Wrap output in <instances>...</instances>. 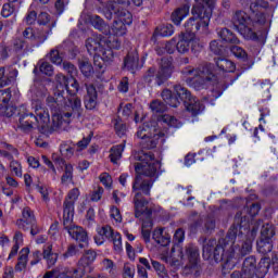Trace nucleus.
<instances>
[{"instance_id":"f257e3e1","label":"nucleus","mask_w":278,"mask_h":278,"mask_svg":"<svg viewBox=\"0 0 278 278\" xmlns=\"http://www.w3.org/2000/svg\"><path fill=\"white\" fill-rule=\"evenodd\" d=\"M260 214V204H252L250 207L245 206L237 212L235 216L233 226L229 229L226 237V242H230V251L235 255L236 251L240 255H249L253 251V240L249 236H255L257 228L252 227L253 217Z\"/></svg>"},{"instance_id":"f03ea898","label":"nucleus","mask_w":278,"mask_h":278,"mask_svg":"<svg viewBox=\"0 0 278 278\" xmlns=\"http://www.w3.org/2000/svg\"><path fill=\"white\" fill-rule=\"evenodd\" d=\"M34 113L24 114L20 117L18 129L24 131L25 134H29V131H34V129H38L40 134L45 136H50L58 129L62 128V125L71 124V113H64L62 115H52V121L49 115V110L45 108V104L40 101H35L33 103ZM38 116V117H36ZM39 118V119H38Z\"/></svg>"},{"instance_id":"7ed1b4c3","label":"nucleus","mask_w":278,"mask_h":278,"mask_svg":"<svg viewBox=\"0 0 278 278\" xmlns=\"http://www.w3.org/2000/svg\"><path fill=\"white\" fill-rule=\"evenodd\" d=\"M266 8H268V2L254 0L250 5L251 15L243 11H237L235 13L232 23L245 40H257V34L253 31L251 25H264L266 23V18H268Z\"/></svg>"},{"instance_id":"20e7f679","label":"nucleus","mask_w":278,"mask_h":278,"mask_svg":"<svg viewBox=\"0 0 278 278\" xmlns=\"http://www.w3.org/2000/svg\"><path fill=\"white\" fill-rule=\"evenodd\" d=\"M216 5V0H194L191 9L190 17L185 23V34H208L210 21L212 18V12Z\"/></svg>"},{"instance_id":"39448f33","label":"nucleus","mask_w":278,"mask_h":278,"mask_svg":"<svg viewBox=\"0 0 278 278\" xmlns=\"http://www.w3.org/2000/svg\"><path fill=\"white\" fill-rule=\"evenodd\" d=\"M102 3L105 18L111 21L113 14L116 16L112 26L113 36L115 38L125 36L127 34V25L132 23L131 13L125 10L130 4L129 0H102Z\"/></svg>"},{"instance_id":"423d86ee","label":"nucleus","mask_w":278,"mask_h":278,"mask_svg":"<svg viewBox=\"0 0 278 278\" xmlns=\"http://www.w3.org/2000/svg\"><path fill=\"white\" fill-rule=\"evenodd\" d=\"M161 260L162 262H165V264H169V266H179L182 262L188 260L192 268L199 264V248L189 243L185 247V253L184 249L179 247L172 248L170 254L168 256L163 255Z\"/></svg>"},{"instance_id":"0eeeda50","label":"nucleus","mask_w":278,"mask_h":278,"mask_svg":"<svg viewBox=\"0 0 278 278\" xmlns=\"http://www.w3.org/2000/svg\"><path fill=\"white\" fill-rule=\"evenodd\" d=\"M86 48L90 55H97L106 49H121V41L114 35H93L87 39Z\"/></svg>"},{"instance_id":"6e6552de","label":"nucleus","mask_w":278,"mask_h":278,"mask_svg":"<svg viewBox=\"0 0 278 278\" xmlns=\"http://www.w3.org/2000/svg\"><path fill=\"white\" fill-rule=\"evenodd\" d=\"M135 160L140 161L135 165L137 175H141V177H148L150 179L157 177L160 162L155 160V155H153L151 152L141 151L135 155Z\"/></svg>"},{"instance_id":"1a4fd4ad","label":"nucleus","mask_w":278,"mask_h":278,"mask_svg":"<svg viewBox=\"0 0 278 278\" xmlns=\"http://www.w3.org/2000/svg\"><path fill=\"white\" fill-rule=\"evenodd\" d=\"M202 255L204 260H212L213 257L215 262L225 258L229 261L233 257V252H231V245L229 241H227L225 247H223L218 245L215 239H212L204 244Z\"/></svg>"},{"instance_id":"9d476101","label":"nucleus","mask_w":278,"mask_h":278,"mask_svg":"<svg viewBox=\"0 0 278 278\" xmlns=\"http://www.w3.org/2000/svg\"><path fill=\"white\" fill-rule=\"evenodd\" d=\"M182 75L194 79L195 88H203L207 81H216V75L210 71V65L198 68L186 67L182 70Z\"/></svg>"},{"instance_id":"9b49d317","label":"nucleus","mask_w":278,"mask_h":278,"mask_svg":"<svg viewBox=\"0 0 278 278\" xmlns=\"http://www.w3.org/2000/svg\"><path fill=\"white\" fill-rule=\"evenodd\" d=\"M137 137L141 138L143 149H155L160 140V131H157L155 124H144L137 131Z\"/></svg>"},{"instance_id":"f8f14e48","label":"nucleus","mask_w":278,"mask_h":278,"mask_svg":"<svg viewBox=\"0 0 278 278\" xmlns=\"http://www.w3.org/2000/svg\"><path fill=\"white\" fill-rule=\"evenodd\" d=\"M75 215H63L64 229L67 230L68 236L76 240V242H81L79 244L80 249L88 245V232L85 231L80 226L73 223V217Z\"/></svg>"},{"instance_id":"ddd939ff","label":"nucleus","mask_w":278,"mask_h":278,"mask_svg":"<svg viewBox=\"0 0 278 278\" xmlns=\"http://www.w3.org/2000/svg\"><path fill=\"white\" fill-rule=\"evenodd\" d=\"M150 109L152 110L157 123H163L164 125H168V127H181L179 119L175 118V116L164 114V112H166V104H164V102L154 100L150 103Z\"/></svg>"},{"instance_id":"4468645a","label":"nucleus","mask_w":278,"mask_h":278,"mask_svg":"<svg viewBox=\"0 0 278 278\" xmlns=\"http://www.w3.org/2000/svg\"><path fill=\"white\" fill-rule=\"evenodd\" d=\"M134 205H135V216L136 218H140L142 220V217L150 218L151 214H153V211L151 207H149V201L142 197L141 192H136L134 197Z\"/></svg>"},{"instance_id":"2eb2a0df","label":"nucleus","mask_w":278,"mask_h":278,"mask_svg":"<svg viewBox=\"0 0 278 278\" xmlns=\"http://www.w3.org/2000/svg\"><path fill=\"white\" fill-rule=\"evenodd\" d=\"M255 275H257V260L255 256H248L243 261L241 273L233 271L231 277L253 278Z\"/></svg>"},{"instance_id":"dca6fc26","label":"nucleus","mask_w":278,"mask_h":278,"mask_svg":"<svg viewBox=\"0 0 278 278\" xmlns=\"http://www.w3.org/2000/svg\"><path fill=\"white\" fill-rule=\"evenodd\" d=\"M64 105L65 108H68L72 110V112H65V113H60L59 115L62 114H72L70 117V123L73 121V115L76 114L77 116H81V113L84 112V109L81 108V99L77 97V94H64Z\"/></svg>"},{"instance_id":"f3484780","label":"nucleus","mask_w":278,"mask_h":278,"mask_svg":"<svg viewBox=\"0 0 278 278\" xmlns=\"http://www.w3.org/2000/svg\"><path fill=\"white\" fill-rule=\"evenodd\" d=\"M155 182V178H149L142 175H137L135 178V182L132 185V191L142 192L146 197L151 194V189L153 188V184Z\"/></svg>"},{"instance_id":"a211bd4d","label":"nucleus","mask_w":278,"mask_h":278,"mask_svg":"<svg viewBox=\"0 0 278 278\" xmlns=\"http://www.w3.org/2000/svg\"><path fill=\"white\" fill-rule=\"evenodd\" d=\"M84 268H65L63 271L53 269L47 271L43 278H81L84 277Z\"/></svg>"},{"instance_id":"6ab92c4d","label":"nucleus","mask_w":278,"mask_h":278,"mask_svg":"<svg viewBox=\"0 0 278 278\" xmlns=\"http://www.w3.org/2000/svg\"><path fill=\"white\" fill-rule=\"evenodd\" d=\"M173 75V59H162L160 71L156 74V84L157 86H162L164 81H167V79H170V76Z\"/></svg>"},{"instance_id":"aec40b11","label":"nucleus","mask_w":278,"mask_h":278,"mask_svg":"<svg viewBox=\"0 0 278 278\" xmlns=\"http://www.w3.org/2000/svg\"><path fill=\"white\" fill-rule=\"evenodd\" d=\"M79 199V189H72L63 203V216H75V201Z\"/></svg>"},{"instance_id":"412c9836","label":"nucleus","mask_w":278,"mask_h":278,"mask_svg":"<svg viewBox=\"0 0 278 278\" xmlns=\"http://www.w3.org/2000/svg\"><path fill=\"white\" fill-rule=\"evenodd\" d=\"M87 93L84 98V103L86 110H94L99 103V93H97V88L94 85H86Z\"/></svg>"},{"instance_id":"4be33fe9","label":"nucleus","mask_w":278,"mask_h":278,"mask_svg":"<svg viewBox=\"0 0 278 278\" xmlns=\"http://www.w3.org/2000/svg\"><path fill=\"white\" fill-rule=\"evenodd\" d=\"M116 236V232H114V229L110 226H102L98 228V235L94 237V242L98 244V247H101L105 240L113 239Z\"/></svg>"},{"instance_id":"5701e85b","label":"nucleus","mask_w":278,"mask_h":278,"mask_svg":"<svg viewBox=\"0 0 278 278\" xmlns=\"http://www.w3.org/2000/svg\"><path fill=\"white\" fill-rule=\"evenodd\" d=\"M112 49L113 48H108L104 52L93 54V64L97 68H103L105 62H112V60H114V52Z\"/></svg>"},{"instance_id":"b1692460","label":"nucleus","mask_w":278,"mask_h":278,"mask_svg":"<svg viewBox=\"0 0 278 278\" xmlns=\"http://www.w3.org/2000/svg\"><path fill=\"white\" fill-rule=\"evenodd\" d=\"M10 99H12V91L10 88L0 90V110H5V115L9 117L14 114V108L8 105Z\"/></svg>"},{"instance_id":"393cba45","label":"nucleus","mask_w":278,"mask_h":278,"mask_svg":"<svg viewBox=\"0 0 278 278\" xmlns=\"http://www.w3.org/2000/svg\"><path fill=\"white\" fill-rule=\"evenodd\" d=\"M185 108L192 116H199V114L205 110V106L201 103V101L193 97L189 98L185 102Z\"/></svg>"},{"instance_id":"a878e982","label":"nucleus","mask_w":278,"mask_h":278,"mask_svg":"<svg viewBox=\"0 0 278 278\" xmlns=\"http://www.w3.org/2000/svg\"><path fill=\"white\" fill-rule=\"evenodd\" d=\"M0 156L9 161L14 160L18 157V150L7 141H0Z\"/></svg>"},{"instance_id":"bb28decb","label":"nucleus","mask_w":278,"mask_h":278,"mask_svg":"<svg viewBox=\"0 0 278 278\" xmlns=\"http://www.w3.org/2000/svg\"><path fill=\"white\" fill-rule=\"evenodd\" d=\"M190 40H192V37H190V34L188 33H181L178 36V42H176V50L178 53H188L190 51Z\"/></svg>"},{"instance_id":"cd10ccee","label":"nucleus","mask_w":278,"mask_h":278,"mask_svg":"<svg viewBox=\"0 0 278 278\" xmlns=\"http://www.w3.org/2000/svg\"><path fill=\"white\" fill-rule=\"evenodd\" d=\"M190 14V5L185 4L178 9H176L172 13V21L174 25H181V21L186 18Z\"/></svg>"},{"instance_id":"c85d7f7f","label":"nucleus","mask_w":278,"mask_h":278,"mask_svg":"<svg viewBox=\"0 0 278 278\" xmlns=\"http://www.w3.org/2000/svg\"><path fill=\"white\" fill-rule=\"evenodd\" d=\"M153 240L161 247H168L170 244V233L166 232L164 228H159L153 232Z\"/></svg>"},{"instance_id":"c756f323","label":"nucleus","mask_w":278,"mask_h":278,"mask_svg":"<svg viewBox=\"0 0 278 278\" xmlns=\"http://www.w3.org/2000/svg\"><path fill=\"white\" fill-rule=\"evenodd\" d=\"M22 0H9V3L2 7L1 16L8 18L14 14L17 8H21Z\"/></svg>"},{"instance_id":"7c9ffc66","label":"nucleus","mask_w":278,"mask_h":278,"mask_svg":"<svg viewBox=\"0 0 278 278\" xmlns=\"http://www.w3.org/2000/svg\"><path fill=\"white\" fill-rule=\"evenodd\" d=\"M97 260V252L92 250H88L85 252L84 256L80 258L78 262V267L77 268H83L84 273H86V266H90L92 262Z\"/></svg>"},{"instance_id":"2f4dec72","label":"nucleus","mask_w":278,"mask_h":278,"mask_svg":"<svg viewBox=\"0 0 278 278\" xmlns=\"http://www.w3.org/2000/svg\"><path fill=\"white\" fill-rule=\"evenodd\" d=\"M64 94H66L64 91H58L54 92V97L53 96H49L47 98V105H49V108H60V105H62L65 101L64 99Z\"/></svg>"},{"instance_id":"473e14b6","label":"nucleus","mask_w":278,"mask_h":278,"mask_svg":"<svg viewBox=\"0 0 278 278\" xmlns=\"http://www.w3.org/2000/svg\"><path fill=\"white\" fill-rule=\"evenodd\" d=\"M53 245H48L47 248L43 249V260H46L47 265L49 266V268H51V266H55V264L58 263V253H53Z\"/></svg>"},{"instance_id":"72a5a7b5","label":"nucleus","mask_w":278,"mask_h":278,"mask_svg":"<svg viewBox=\"0 0 278 278\" xmlns=\"http://www.w3.org/2000/svg\"><path fill=\"white\" fill-rule=\"evenodd\" d=\"M138 52H130L124 60V66L127 71H136V68H138Z\"/></svg>"},{"instance_id":"f704fd0d","label":"nucleus","mask_w":278,"mask_h":278,"mask_svg":"<svg viewBox=\"0 0 278 278\" xmlns=\"http://www.w3.org/2000/svg\"><path fill=\"white\" fill-rule=\"evenodd\" d=\"M100 265L102 266L103 270L109 273L110 277H118V270H116V264H114V261L110 258H104L101 261Z\"/></svg>"},{"instance_id":"c9c22d12","label":"nucleus","mask_w":278,"mask_h":278,"mask_svg":"<svg viewBox=\"0 0 278 278\" xmlns=\"http://www.w3.org/2000/svg\"><path fill=\"white\" fill-rule=\"evenodd\" d=\"M216 66L224 73H233L236 71V64L227 59H217Z\"/></svg>"},{"instance_id":"e433bc0d","label":"nucleus","mask_w":278,"mask_h":278,"mask_svg":"<svg viewBox=\"0 0 278 278\" xmlns=\"http://www.w3.org/2000/svg\"><path fill=\"white\" fill-rule=\"evenodd\" d=\"M218 36L224 42H229L230 45H238V42H240L238 37H236V35H233V33L227 28L220 29L218 31Z\"/></svg>"},{"instance_id":"4c0bfd02","label":"nucleus","mask_w":278,"mask_h":278,"mask_svg":"<svg viewBox=\"0 0 278 278\" xmlns=\"http://www.w3.org/2000/svg\"><path fill=\"white\" fill-rule=\"evenodd\" d=\"M163 101L170 108H178L179 106V99L173 97V91L170 89H164L161 93Z\"/></svg>"},{"instance_id":"58836bf2","label":"nucleus","mask_w":278,"mask_h":278,"mask_svg":"<svg viewBox=\"0 0 278 278\" xmlns=\"http://www.w3.org/2000/svg\"><path fill=\"white\" fill-rule=\"evenodd\" d=\"M257 251L266 255L273 251V240L261 238L257 242Z\"/></svg>"},{"instance_id":"ea45409f","label":"nucleus","mask_w":278,"mask_h":278,"mask_svg":"<svg viewBox=\"0 0 278 278\" xmlns=\"http://www.w3.org/2000/svg\"><path fill=\"white\" fill-rule=\"evenodd\" d=\"M29 255V248H24L20 252L18 262L15 266V270H25L27 267V257Z\"/></svg>"},{"instance_id":"a19ab883","label":"nucleus","mask_w":278,"mask_h":278,"mask_svg":"<svg viewBox=\"0 0 278 278\" xmlns=\"http://www.w3.org/2000/svg\"><path fill=\"white\" fill-rule=\"evenodd\" d=\"M24 38L27 40H40L41 42L47 40L46 36L40 35L38 30H34V28L28 27L23 31Z\"/></svg>"},{"instance_id":"79ce46f5","label":"nucleus","mask_w":278,"mask_h":278,"mask_svg":"<svg viewBox=\"0 0 278 278\" xmlns=\"http://www.w3.org/2000/svg\"><path fill=\"white\" fill-rule=\"evenodd\" d=\"M175 49H177V40L172 39L165 43V47L156 48V53L159 55H164V51H166V53H169L170 55L175 53Z\"/></svg>"},{"instance_id":"37998d69","label":"nucleus","mask_w":278,"mask_h":278,"mask_svg":"<svg viewBox=\"0 0 278 278\" xmlns=\"http://www.w3.org/2000/svg\"><path fill=\"white\" fill-rule=\"evenodd\" d=\"M261 238L273 240V238H275V226L268 223L264 224L261 229Z\"/></svg>"},{"instance_id":"c03bdc74","label":"nucleus","mask_w":278,"mask_h":278,"mask_svg":"<svg viewBox=\"0 0 278 278\" xmlns=\"http://www.w3.org/2000/svg\"><path fill=\"white\" fill-rule=\"evenodd\" d=\"M123 151H125V146L124 144H118L113 148H111V154L110 159L113 164H116L121 157H123Z\"/></svg>"},{"instance_id":"a18cd8bd","label":"nucleus","mask_w":278,"mask_h":278,"mask_svg":"<svg viewBox=\"0 0 278 278\" xmlns=\"http://www.w3.org/2000/svg\"><path fill=\"white\" fill-rule=\"evenodd\" d=\"M65 90V94H77V92H79V83H77V79H75V77H68Z\"/></svg>"},{"instance_id":"49530a36","label":"nucleus","mask_w":278,"mask_h":278,"mask_svg":"<svg viewBox=\"0 0 278 278\" xmlns=\"http://www.w3.org/2000/svg\"><path fill=\"white\" fill-rule=\"evenodd\" d=\"M270 268V258L263 257L260 263L256 265V275H267L268 269Z\"/></svg>"},{"instance_id":"de8ad7c7","label":"nucleus","mask_w":278,"mask_h":278,"mask_svg":"<svg viewBox=\"0 0 278 278\" xmlns=\"http://www.w3.org/2000/svg\"><path fill=\"white\" fill-rule=\"evenodd\" d=\"M174 90L176 94L179 97V99L184 101V103H186V101H189V99L192 98V93H190V91H188V89H186V87L181 85L174 86Z\"/></svg>"},{"instance_id":"09e8293b","label":"nucleus","mask_w":278,"mask_h":278,"mask_svg":"<svg viewBox=\"0 0 278 278\" xmlns=\"http://www.w3.org/2000/svg\"><path fill=\"white\" fill-rule=\"evenodd\" d=\"M230 52L238 60H242L243 62H247L249 60V54L247 53V50L240 46H232L230 48Z\"/></svg>"},{"instance_id":"8fccbe9b","label":"nucleus","mask_w":278,"mask_h":278,"mask_svg":"<svg viewBox=\"0 0 278 278\" xmlns=\"http://www.w3.org/2000/svg\"><path fill=\"white\" fill-rule=\"evenodd\" d=\"M91 24L96 29H99V31H109L110 29V26H108L105 21H103V18H101L99 15H93L91 17Z\"/></svg>"},{"instance_id":"3c124183","label":"nucleus","mask_w":278,"mask_h":278,"mask_svg":"<svg viewBox=\"0 0 278 278\" xmlns=\"http://www.w3.org/2000/svg\"><path fill=\"white\" fill-rule=\"evenodd\" d=\"M79 68L85 77H90V75L93 73L92 64H90L88 59L79 60Z\"/></svg>"},{"instance_id":"603ef678","label":"nucleus","mask_w":278,"mask_h":278,"mask_svg":"<svg viewBox=\"0 0 278 278\" xmlns=\"http://www.w3.org/2000/svg\"><path fill=\"white\" fill-rule=\"evenodd\" d=\"M173 34H175V27L172 24H166L161 27H157L155 31L156 36L163 37L173 36Z\"/></svg>"},{"instance_id":"864d4df0","label":"nucleus","mask_w":278,"mask_h":278,"mask_svg":"<svg viewBox=\"0 0 278 278\" xmlns=\"http://www.w3.org/2000/svg\"><path fill=\"white\" fill-rule=\"evenodd\" d=\"M189 38H191L190 45L192 53H200V51H203V42H201V40H199L194 34H189Z\"/></svg>"},{"instance_id":"5fc2aeb1","label":"nucleus","mask_w":278,"mask_h":278,"mask_svg":"<svg viewBox=\"0 0 278 278\" xmlns=\"http://www.w3.org/2000/svg\"><path fill=\"white\" fill-rule=\"evenodd\" d=\"M58 92H64L66 90V86H68V77L63 74H58L55 76Z\"/></svg>"},{"instance_id":"6e6d98bb","label":"nucleus","mask_w":278,"mask_h":278,"mask_svg":"<svg viewBox=\"0 0 278 278\" xmlns=\"http://www.w3.org/2000/svg\"><path fill=\"white\" fill-rule=\"evenodd\" d=\"M10 161V170L15 175V177H23V166L16 160H9Z\"/></svg>"},{"instance_id":"4d7b16f0","label":"nucleus","mask_w":278,"mask_h":278,"mask_svg":"<svg viewBox=\"0 0 278 278\" xmlns=\"http://www.w3.org/2000/svg\"><path fill=\"white\" fill-rule=\"evenodd\" d=\"M135 275H136V266H134L132 264H129V263L124 264L122 277L123 278H134Z\"/></svg>"},{"instance_id":"13d9d810","label":"nucleus","mask_w":278,"mask_h":278,"mask_svg":"<svg viewBox=\"0 0 278 278\" xmlns=\"http://www.w3.org/2000/svg\"><path fill=\"white\" fill-rule=\"evenodd\" d=\"M210 51H212V53L215 55H223L225 47H223L218 40H212L210 43Z\"/></svg>"},{"instance_id":"bf43d9fd","label":"nucleus","mask_w":278,"mask_h":278,"mask_svg":"<svg viewBox=\"0 0 278 278\" xmlns=\"http://www.w3.org/2000/svg\"><path fill=\"white\" fill-rule=\"evenodd\" d=\"M48 58L52 64L60 65L63 62L62 54H60V51L56 49L51 50Z\"/></svg>"},{"instance_id":"052dcab7","label":"nucleus","mask_w":278,"mask_h":278,"mask_svg":"<svg viewBox=\"0 0 278 278\" xmlns=\"http://www.w3.org/2000/svg\"><path fill=\"white\" fill-rule=\"evenodd\" d=\"M111 242H113L114 250L117 253H121V251H123V238L121 237V233L115 232V236H113Z\"/></svg>"},{"instance_id":"680f3d73","label":"nucleus","mask_w":278,"mask_h":278,"mask_svg":"<svg viewBox=\"0 0 278 278\" xmlns=\"http://www.w3.org/2000/svg\"><path fill=\"white\" fill-rule=\"evenodd\" d=\"M39 71L43 75L51 77V75H53V65H51L49 62H41L39 65Z\"/></svg>"},{"instance_id":"e2e57ef3","label":"nucleus","mask_w":278,"mask_h":278,"mask_svg":"<svg viewBox=\"0 0 278 278\" xmlns=\"http://www.w3.org/2000/svg\"><path fill=\"white\" fill-rule=\"evenodd\" d=\"M23 220H26L30 225H34L36 223V218L34 217V213L31 212V208L25 207L22 212Z\"/></svg>"},{"instance_id":"0e129e2a","label":"nucleus","mask_w":278,"mask_h":278,"mask_svg":"<svg viewBox=\"0 0 278 278\" xmlns=\"http://www.w3.org/2000/svg\"><path fill=\"white\" fill-rule=\"evenodd\" d=\"M115 131L117 136L123 137L127 134V125L123 123L121 119L115 121Z\"/></svg>"},{"instance_id":"69168bd1","label":"nucleus","mask_w":278,"mask_h":278,"mask_svg":"<svg viewBox=\"0 0 278 278\" xmlns=\"http://www.w3.org/2000/svg\"><path fill=\"white\" fill-rule=\"evenodd\" d=\"M13 79L5 76V67H0V88L10 86Z\"/></svg>"},{"instance_id":"338daca9","label":"nucleus","mask_w":278,"mask_h":278,"mask_svg":"<svg viewBox=\"0 0 278 278\" xmlns=\"http://www.w3.org/2000/svg\"><path fill=\"white\" fill-rule=\"evenodd\" d=\"M152 266L160 277H166V267L164 265L157 261H152Z\"/></svg>"},{"instance_id":"774afa93","label":"nucleus","mask_w":278,"mask_h":278,"mask_svg":"<svg viewBox=\"0 0 278 278\" xmlns=\"http://www.w3.org/2000/svg\"><path fill=\"white\" fill-rule=\"evenodd\" d=\"M111 218H113L115 223H123V215H121V210H118V207H111Z\"/></svg>"}]
</instances>
